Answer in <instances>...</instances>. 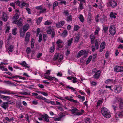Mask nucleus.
I'll list each match as a JSON object with an SVG mask.
<instances>
[{
    "mask_svg": "<svg viewBox=\"0 0 123 123\" xmlns=\"http://www.w3.org/2000/svg\"><path fill=\"white\" fill-rule=\"evenodd\" d=\"M101 112L102 115L105 117L108 118L111 117V115L110 111L105 107H102Z\"/></svg>",
    "mask_w": 123,
    "mask_h": 123,
    "instance_id": "f257e3e1",
    "label": "nucleus"
},
{
    "mask_svg": "<svg viewBox=\"0 0 123 123\" xmlns=\"http://www.w3.org/2000/svg\"><path fill=\"white\" fill-rule=\"evenodd\" d=\"M69 111L72 113L77 112L75 114L78 116L82 115L84 111V110H81L80 111H79L77 109L73 107H72L71 109Z\"/></svg>",
    "mask_w": 123,
    "mask_h": 123,
    "instance_id": "f03ea898",
    "label": "nucleus"
},
{
    "mask_svg": "<svg viewBox=\"0 0 123 123\" xmlns=\"http://www.w3.org/2000/svg\"><path fill=\"white\" fill-rule=\"evenodd\" d=\"M109 31L111 34L112 35H114L116 33V28L114 25H110L109 28Z\"/></svg>",
    "mask_w": 123,
    "mask_h": 123,
    "instance_id": "7ed1b4c3",
    "label": "nucleus"
},
{
    "mask_svg": "<svg viewBox=\"0 0 123 123\" xmlns=\"http://www.w3.org/2000/svg\"><path fill=\"white\" fill-rule=\"evenodd\" d=\"M35 8L37 10H40L39 12L40 14L45 12H46V9L43 8V6L42 5L36 6Z\"/></svg>",
    "mask_w": 123,
    "mask_h": 123,
    "instance_id": "20e7f679",
    "label": "nucleus"
},
{
    "mask_svg": "<svg viewBox=\"0 0 123 123\" xmlns=\"http://www.w3.org/2000/svg\"><path fill=\"white\" fill-rule=\"evenodd\" d=\"M114 71L116 72H123V67L120 66H116L114 68Z\"/></svg>",
    "mask_w": 123,
    "mask_h": 123,
    "instance_id": "39448f33",
    "label": "nucleus"
},
{
    "mask_svg": "<svg viewBox=\"0 0 123 123\" xmlns=\"http://www.w3.org/2000/svg\"><path fill=\"white\" fill-rule=\"evenodd\" d=\"M122 88L119 86H115L114 88V92L117 94L120 93L122 90Z\"/></svg>",
    "mask_w": 123,
    "mask_h": 123,
    "instance_id": "423d86ee",
    "label": "nucleus"
},
{
    "mask_svg": "<svg viewBox=\"0 0 123 123\" xmlns=\"http://www.w3.org/2000/svg\"><path fill=\"white\" fill-rule=\"evenodd\" d=\"M22 22V20L21 18H20L19 20L13 21L12 22L13 24H17L18 26L20 27H21L23 25Z\"/></svg>",
    "mask_w": 123,
    "mask_h": 123,
    "instance_id": "0eeeda50",
    "label": "nucleus"
},
{
    "mask_svg": "<svg viewBox=\"0 0 123 123\" xmlns=\"http://www.w3.org/2000/svg\"><path fill=\"white\" fill-rule=\"evenodd\" d=\"M101 73L100 71L99 70L97 71L93 76L94 78L96 79H98L100 77Z\"/></svg>",
    "mask_w": 123,
    "mask_h": 123,
    "instance_id": "6e6552de",
    "label": "nucleus"
},
{
    "mask_svg": "<svg viewBox=\"0 0 123 123\" xmlns=\"http://www.w3.org/2000/svg\"><path fill=\"white\" fill-rule=\"evenodd\" d=\"M1 107L4 109L6 110L8 107V102H4L1 105Z\"/></svg>",
    "mask_w": 123,
    "mask_h": 123,
    "instance_id": "1a4fd4ad",
    "label": "nucleus"
},
{
    "mask_svg": "<svg viewBox=\"0 0 123 123\" xmlns=\"http://www.w3.org/2000/svg\"><path fill=\"white\" fill-rule=\"evenodd\" d=\"M45 79L51 80H55L56 81H58V79L55 77H51L50 76H45Z\"/></svg>",
    "mask_w": 123,
    "mask_h": 123,
    "instance_id": "9d476101",
    "label": "nucleus"
},
{
    "mask_svg": "<svg viewBox=\"0 0 123 123\" xmlns=\"http://www.w3.org/2000/svg\"><path fill=\"white\" fill-rule=\"evenodd\" d=\"M106 45L105 43V42H103L101 43L100 48L99 51L101 52L105 49Z\"/></svg>",
    "mask_w": 123,
    "mask_h": 123,
    "instance_id": "9b49d317",
    "label": "nucleus"
},
{
    "mask_svg": "<svg viewBox=\"0 0 123 123\" xmlns=\"http://www.w3.org/2000/svg\"><path fill=\"white\" fill-rule=\"evenodd\" d=\"M86 52V51L84 50H82L80 51L77 55V57L78 58H79L81 55L85 54Z\"/></svg>",
    "mask_w": 123,
    "mask_h": 123,
    "instance_id": "f8f14e48",
    "label": "nucleus"
},
{
    "mask_svg": "<svg viewBox=\"0 0 123 123\" xmlns=\"http://www.w3.org/2000/svg\"><path fill=\"white\" fill-rule=\"evenodd\" d=\"M41 117L42 118H44V120L48 122L49 121V120L48 118L49 117L47 114H44L43 115H42Z\"/></svg>",
    "mask_w": 123,
    "mask_h": 123,
    "instance_id": "ddd939ff",
    "label": "nucleus"
},
{
    "mask_svg": "<svg viewBox=\"0 0 123 123\" xmlns=\"http://www.w3.org/2000/svg\"><path fill=\"white\" fill-rule=\"evenodd\" d=\"M109 3L110 5L113 7L116 6L117 5L116 1L115 0H112Z\"/></svg>",
    "mask_w": 123,
    "mask_h": 123,
    "instance_id": "4468645a",
    "label": "nucleus"
},
{
    "mask_svg": "<svg viewBox=\"0 0 123 123\" xmlns=\"http://www.w3.org/2000/svg\"><path fill=\"white\" fill-rule=\"evenodd\" d=\"M117 15V13H116L114 12H111L110 15V17L111 18H115L116 17Z\"/></svg>",
    "mask_w": 123,
    "mask_h": 123,
    "instance_id": "2eb2a0df",
    "label": "nucleus"
},
{
    "mask_svg": "<svg viewBox=\"0 0 123 123\" xmlns=\"http://www.w3.org/2000/svg\"><path fill=\"white\" fill-rule=\"evenodd\" d=\"M1 93L2 94L8 95L13 93H11V91L8 90H4L2 91Z\"/></svg>",
    "mask_w": 123,
    "mask_h": 123,
    "instance_id": "dca6fc26",
    "label": "nucleus"
},
{
    "mask_svg": "<svg viewBox=\"0 0 123 123\" xmlns=\"http://www.w3.org/2000/svg\"><path fill=\"white\" fill-rule=\"evenodd\" d=\"M64 98L67 100L73 102L75 103H77L78 102L77 100H75L69 98L68 96H66Z\"/></svg>",
    "mask_w": 123,
    "mask_h": 123,
    "instance_id": "f3484780",
    "label": "nucleus"
},
{
    "mask_svg": "<svg viewBox=\"0 0 123 123\" xmlns=\"http://www.w3.org/2000/svg\"><path fill=\"white\" fill-rule=\"evenodd\" d=\"M65 23V21H62L56 24V26L57 27L59 28L62 26Z\"/></svg>",
    "mask_w": 123,
    "mask_h": 123,
    "instance_id": "a211bd4d",
    "label": "nucleus"
},
{
    "mask_svg": "<svg viewBox=\"0 0 123 123\" xmlns=\"http://www.w3.org/2000/svg\"><path fill=\"white\" fill-rule=\"evenodd\" d=\"M29 6V5L28 3L25 1L21 3L20 6V7L21 8H23L24 6L27 7Z\"/></svg>",
    "mask_w": 123,
    "mask_h": 123,
    "instance_id": "6ab92c4d",
    "label": "nucleus"
},
{
    "mask_svg": "<svg viewBox=\"0 0 123 123\" xmlns=\"http://www.w3.org/2000/svg\"><path fill=\"white\" fill-rule=\"evenodd\" d=\"M20 64L25 68H29L30 67L29 66H28V64L26 63V62L25 61H24L21 63H20Z\"/></svg>",
    "mask_w": 123,
    "mask_h": 123,
    "instance_id": "aec40b11",
    "label": "nucleus"
},
{
    "mask_svg": "<svg viewBox=\"0 0 123 123\" xmlns=\"http://www.w3.org/2000/svg\"><path fill=\"white\" fill-rule=\"evenodd\" d=\"M3 15L2 20L4 21H6L7 20V14L5 12H3Z\"/></svg>",
    "mask_w": 123,
    "mask_h": 123,
    "instance_id": "412c9836",
    "label": "nucleus"
},
{
    "mask_svg": "<svg viewBox=\"0 0 123 123\" xmlns=\"http://www.w3.org/2000/svg\"><path fill=\"white\" fill-rule=\"evenodd\" d=\"M95 28L96 29L94 32V35H97L100 31V28L98 26H96Z\"/></svg>",
    "mask_w": 123,
    "mask_h": 123,
    "instance_id": "4be33fe9",
    "label": "nucleus"
},
{
    "mask_svg": "<svg viewBox=\"0 0 123 123\" xmlns=\"http://www.w3.org/2000/svg\"><path fill=\"white\" fill-rule=\"evenodd\" d=\"M52 31L51 27L49 26L48 28L46 30V32L48 34H51Z\"/></svg>",
    "mask_w": 123,
    "mask_h": 123,
    "instance_id": "5701e85b",
    "label": "nucleus"
},
{
    "mask_svg": "<svg viewBox=\"0 0 123 123\" xmlns=\"http://www.w3.org/2000/svg\"><path fill=\"white\" fill-rule=\"evenodd\" d=\"M29 25L28 24H26L24 25L23 27V31L26 32L28 29Z\"/></svg>",
    "mask_w": 123,
    "mask_h": 123,
    "instance_id": "b1692460",
    "label": "nucleus"
},
{
    "mask_svg": "<svg viewBox=\"0 0 123 123\" xmlns=\"http://www.w3.org/2000/svg\"><path fill=\"white\" fill-rule=\"evenodd\" d=\"M116 116L117 117L118 116L119 117H123V112L117 113Z\"/></svg>",
    "mask_w": 123,
    "mask_h": 123,
    "instance_id": "393cba45",
    "label": "nucleus"
},
{
    "mask_svg": "<svg viewBox=\"0 0 123 123\" xmlns=\"http://www.w3.org/2000/svg\"><path fill=\"white\" fill-rule=\"evenodd\" d=\"M78 18L81 22L82 23H83L84 22V17L82 14H80Z\"/></svg>",
    "mask_w": 123,
    "mask_h": 123,
    "instance_id": "a878e982",
    "label": "nucleus"
},
{
    "mask_svg": "<svg viewBox=\"0 0 123 123\" xmlns=\"http://www.w3.org/2000/svg\"><path fill=\"white\" fill-rule=\"evenodd\" d=\"M19 16L18 13H16L15 14L14 16L13 17V21H15L19 18Z\"/></svg>",
    "mask_w": 123,
    "mask_h": 123,
    "instance_id": "bb28decb",
    "label": "nucleus"
},
{
    "mask_svg": "<svg viewBox=\"0 0 123 123\" xmlns=\"http://www.w3.org/2000/svg\"><path fill=\"white\" fill-rule=\"evenodd\" d=\"M113 81L111 79H107L106 80L105 82L106 84L111 83L113 82Z\"/></svg>",
    "mask_w": 123,
    "mask_h": 123,
    "instance_id": "cd10ccee",
    "label": "nucleus"
},
{
    "mask_svg": "<svg viewBox=\"0 0 123 123\" xmlns=\"http://www.w3.org/2000/svg\"><path fill=\"white\" fill-rule=\"evenodd\" d=\"M77 97L78 98L80 99L81 100V102H82L84 101L85 100V97L84 96H81L79 95H78Z\"/></svg>",
    "mask_w": 123,
    "mask_h": 123,
    "instance_id": "c85d7f7f",
    "label": "nucleus"
},
{
    "mask_svg": "<svg viewBox=\"0 0 123 123\" xmlns=\"http://www.w3.org/2000/svg\"><path fill=\"white\" fill-rule=\"evenodd\" d=\"M117 99L119 103H123V99L121 97H117Z\"/></svg>",
    "mask_w": 123,
    "mask_h": 123,
    "instance_id": "c756f323",
    "label": "nucleus"
},
{
    "mask_svg": "<svg viewBox=\"0 0 123 123\" xmlns=\"http://www.w3.org/2000/svg\"><path fill=\"white\" fill-rule=\"evenodd\" d=\"M67 35V31L66 30H64L61 34V36L63 37H66Z\"/></svg>",
    "mask_w": 123,
    "mask_h": 123,
    "instance_id": "7c9ffc66",
    "label": "nucleus"
},
{
    "mask_svg": "<svg viewBox=\"0 0 123 123\" xmlns=\"http://www.w3.org/2000/svg\"><path fill=\"white\" fill-rule=\"evenodd\" d=\"M25 32V31H23L22 29H21L20 31V33L21 36L22 37H24Z\"/></svg>",
    "mask_w": 123,
    "mask_h": 123,
    "instance_id": "2f4dec72",
    "label": "nucleus"
},
{
    "mask_svg": "<svg viewBox=\"0 0 123 123\" xmlns=\"http://www.w3.org/2000/svg\"><path fill=\"white\" fill-rule=\"evenodd\" d=\"M80 38L79 35H76L75 38V40L74 42L75 43H77L78 42Z\"/></svg>",
    "mask_w": 123,
    "mask_h": 123,
    "instance_id": "473e14b6",
    "label": "nucleus"
},
{
    "mask_svg": "<svg viewBox=\"0 0 123 123\" xmlns=\"http://www.w3.org/2000/svg\"><path fill=\"white\" fill-rule=\"evenodd\" d=\"M1 98L4 100H8L10 98L9 96L4 95H2Z\"/></svg>",
    "mask_w": 123,
    "mask_h": 123,
    "instance_id": "72a5a7b5",
    "label": "nucleus"
},
{
    "mask_svg": "<svg viewBox=\"0 0 123 123\" xmlns=\"http://www.w3.org/2000/svg\"><path fill=\"white\" fill-rule=\"evenodd\" d=\"M92 56L91 55L89 57H88L87 60L86 61V65H87L91 61L92 59Z\"/></svg>",
    "mask_w": 123,
    "mask_h": 123,
    "instance_id": "f704fd0d",
    "label": "nucleus"
},
{
    "mask_svg": "<svg viewBox=\"0 0 123 123\" xmlns=\"http://www.w3.org/2000/svg\"><path fill=\"white\" fill-rule=\"evenodd\" d=\"M72 79V81L73 83H75L77 82L78 81V79L75 77H73Z\"/></svg>",
    "mask_w": 123,
    "mask_h": 123,
    "instance_id": "c9c22d12",
    "label": "nucleus"
},
{
    "mask_svg": "<svg viewBox=\"0 0 123 123\" xmlns=\"http://www.w3.org/2000/svg\"><path fill=\"white\" fill-rule=\"evenodd\" d=\"M42 19L43 18L42 17H40L38 18L37 21V25H39L40 24L41 22Z\"/></svg>",
    "mask_w": 123,
    "mask_h": 123,
    "instance_id": "e433bc0d",
    "label": "nucleus"
},
{
    "mask_svg": "<svg viewBox=\"0 0 123 123\" xmlns=\"http://www.w3.org/2000/svg\"><path fill=\"white\" fill-rule=\"evenodd\" d=\"M66 86L67 88L70 89L72 92H74L76 91L75 89L72 87L68 85L67 86Z\"/></svg>",
    "mask_w": 123,
    "mask_h": 123,
    "instance_id": "4c0bfd02",
    "label": "nucleus"
},
{
    "mask_svg": "<svg viewBox=\"0 0 123 123\" xmlns=\"http://www.w3.org/2000/svg\"><path fill=\"white\" fill-rule=\"evenodd\" d=\"M18 93L20 94L21 95H30V92H18Z\"/></svg>",
    "mask_w": 123,
    "mask_h": 123,
    "instance_id": "58836bf2",
    "label": "nucleus"
},
{
    "mask_svg": "<svg viewBox=\"0 0 123 123\" xmlns=\"http://www.w3.org/2000/svg\"><path fill=\"white\" fill-rule=\"evenodd\" d=\"M103 101L102 100H99L97 102V107H98L99 106L101 105Z\"/></svg>",
    "mask_w": 123,
    "mask_h": 123,
    "instance_id": "ea45409f",
    "label": "nucleus"
},
{
    "mask_svg": "<svg viewBox=\"0 0 123 123\" xmlns=\"http://www.w3.org/2000/svg\"><path fill=\"white\" fill-rule=\"evenodd\" d=\"M31 48H33L34 45V41L33 38H32L31 40Z\"/></svg>",
    "mask_w": 123,
    "mask_h": 123,
    "instance_id": "a19ab883",
    "label": "nucleus"
},
{
    "mask_svg": "<svg viewBox=\"0 0 123 123\" xmlns=\"http://www.w3.org/2000/svg\"><path fill=\"white\" fill-rule=\"evenodd\" d=\"M55 49V46L53 45L49 49L50 52L51 53L53 52Z\"/></svg>",
    "mask_w": 123,
    "mask_h": 123,
    "instance_id": "79ce46f5",
    "label": "nucleus"
},
{
    "mask_svg": "<svg viewBox=\"0 0 123 123\" xmlns=\"http://www.w3.org/2000/svg\"><path fill=\"white\" fill-rule=\"evenodd\" d=\"M14 47V46L12 45H10L8 48V50L10 52L12 51V49Z\"/></svg>",
    "mask_w": 123,
    "mask_h": 123,
    "instance_id": "37998d69",
    "label": "nucleus"
},
{
    "mask_svg": "<svg viewBox=\"0 0 123 123\" xmlns=\"http://www.w3.org/2000/svg\"><path fill=\"white\" fill-rule=\"evenodd\" d=\"M63 15L65 16H66L69 15V13L68 11L65 10L63 12Z\"/></svg>",
    "mask_w": 123,
    "mask_h": 123,
    "instance_id": "c03bdc74",
    "label": "nucleus"
},
{
    "mask_svg": "<svg viewBox=\"0 0 123 123\" xmlns=\"http://www.w3.org/2000/svg\"><path fill=\"white\" fill-rule=\"evenodd\" d=\"M73 40V38H71L68 41V45L70 46L71 45V43Z\"/></svg>",
    "mask_w": 123,
    "mask_h": 123,
    "instance_id": "a18cd8bd",
    "label": "nucleus"
},
{
    "mask_svg": "<svg viewBox=\"0 0 123 123\" xmlns=\"http://www.w3.org/2000/svg\"><path fill=\"white\" fill-rule=\"evenodd\" d=\"M90 83L91 86H95L97 84V83L96 82L93 81H91Z\"/></svg>",
    "mask_w": 123,
    "mask_h": 123,
    "instance_id": "49530a36",
    "label": "nucleus"
},
{
    "mask_svg": "<svg viewBox=\"0 0 123 123\" xmlns=\"http://www.w3.org/2000/svg\"><path fill=\"white\" fill-rule=\"evenodd\" d=\"M95 45L96 47V48L97 49H98L99 48V45L98 44V42L97 40H96L95 41Z\"/></svg>",
    "mask_w": 123,
    "mask_h": 123,
    "instance_id": "de8ad7c7",
    "label": "nucleus"
},
{
    "mask_svg": "<svg viewBox=\"0 0 123 123\" xmlns=\"http://www.w3.org/2000/svg\"><path fill=\"white\" fill-rule=\"evenodd\" d=\"M67 20L68 22L71 21L72 20V17L71 15H70L67 17Z\"/></svg>",
    "mask_w": 123,
    "mask_h": 123,
    "instance_id": "09e8293b",
    "label": "nucleus"
},
{
    "mask_svg": "<svg viewBox=\"0 0 123 123\" xmlns=\"http://www.w3.org/2000/svg\"><path fill=\"white\" fill-rule=\"evenodd\" d=\"M32 103L33 105H37L38 104V102L37 100L35 99L32 101Z\"/></svg>",
    "mask_w": 123,
    "mask_h": 123,
    "instance_id": "8fccbe9b",
    "label": "nucleus"
},
{
    "mask_svg": "<svg viewBox=\"0 0 123 123\" xmlns=\"http://www.w3.org/2000/svg\"><path fill=\"white\" fill-rule=\"evenodd\" d=\"M17 28H15L12 30V33L13 34L15 35L17 33L16 30Z\"/></svg>",
    "mask_w": 123,
    "mask_h": 123,
    "instance_id": "3c124183",
    "label": "nucleus"
},
{
    "mask_svg": "<svg viewBox=\"0 0 123 123\" xmlns=\"http://www.w3.org/2000/svg\"><path fill=\"white\" fill-rule=\"evenodd\" d=\"M52 22L48 20L46 21L44 23V24L45 25H50L51 24Z\"/></svg>",
    "mask_w": 123,
    "mask_h": 123,
    "instance_id": "603ef678",
    "label": "nucleus"
},
{
    "mask_svg": "<svg viewBox=\"0 0 123 123\" xmlns=\"http://www.w3.org/2000/svg\"><path fill=\"white\" fill-rule=\"evenodd\" d=\"M79 9H80V10H82L83 9V5L82 2H80L79 4Z\"/></svg>",
    "mask_w": 123,
    "mask_h": 123,
    "instance_id": "864d4df0",
    "label": "nucleus"
},
{
    "mask_svg": "<svg viewBox=\"0 0 123 123\" xmlns=\"http://www.w3.org/2000/svg\"><path fill=\"white\" fill-rule=\"evenodd\" d=\"M0 68L3 71H7V69L4 66H0Z\"/></svg>",
    "mask_w": 123,
    "mask_h": 123,
    "instance_id": "5fc2aeb1",
    "label": "nucleus"
},
{
    "mask_svg": "<svg viewBox=\"0 0 123 123\" xmlns=\"http://www.w3.org/2000/svg\"><path fill=\"white\" fill-rule=\"evenodd\" d=\"M42 36L41 34H39V40L38 42H40L42 41Z\"/></svg>",
    "mask_w": 123,
    "mask_h": 123,
    "instance_id": "6e6d98bb",
    "label": "nucleus"
},
{
    "mask_svg": "<svg viewBox=\"0 0 123 123\" xmlns=\"http://www.w3.org/2000/svg\"><path fill=\"white\" fill-rule=\"evenodd\" d=\"M63 116H61L60 117L57 118H55L54 120L56 121H59L61 120V118Z\"/></svg>",
    "mask_w": 123,
    "mask_h": 123,
    "instance_id": "4d7b16f0",
    "label": "nucleus"
},
{
    "mask_svg": "<svg viewBox=\"0 0 123 123\" xmlns=\"http://www.w3.org/2000/svg\"><path fill=\"white\" fill-rule=\"evenodd\" d=\"M31 49L29 47H27V48L26 50V52L28 54H29L31 52Z\"/></svg>",
    "mask_w": 123,
    "mask_h": 123,
    "instance_id": "13d9d810",
    "label": "nucleus"
},
{
    "mask_svg": "<svg viewBox=\"0 0 123 123\" xmlns=\"http://www.w3.org/2000/svg\"><path fill=\"white\" fill-rule=\"evenodd\" d=\"M79 28V27L78 25H75L74 27V30L75 31H77Z\"/></svg>",
    "mask_w": 123,
    "mask_h": 123,
    "instance_id": "bf43d9fd",
    "label": "nucleus"
},
{
    "mask_svg": "<svg viewBox=\"0 0 123 123\" xmlns=\"http://www.w3.org/2000/svg\"><path fill=\"white\" fill-rule=\"evenodd\" d=\"M36 98L38 99H42L43 100L44 97L42 96H41L39 95L37 96V97H36Z\"/></svg>",
    "mask_w": 123,
    "mask_h": 123,
    "instance_id": "052dcab7",
    "label": "nucleus"
},
{
    "mask_svg": "<svg viewBox=\"0 0 123 123\" xmlns=\"http://www.w3.org/2000/svg\"><path fill=\"white\" fill-rule=\"evenodd\" d=\"M117 41L118 42H120L121 43H123V40L122 38L120 37L118 38Z\"/></svg>",
    "mask_w": 123,
    "mask_h": 123,
    "instance_id": "680f3d73",
    "label": "nucleus"
},
{
    "mask_svg": "<svg viewBox=\"0 0 123 123\" xmlns=\"http://www.w3.org/2000/svg\"><path fill=\"white\" fill-rule=\"evenodd\" d=\"M85 122L86 123H90L91 120L89 118H87L85 120Z\"/></svg>",
    "mask_w": 123,
    "mask_h": 123,
    "instance_id": "e2e57ef3",
    "label": "nucleus"
},
{
    "mask_svg": "<svg viewBox=\"0 0 123 123\" xmlns=\"http://www.w3.org/2000/svg\"><path fill=\"white\" fill-rule=\"evenodd\" d=\"M51 71V70H47L46 71V73H45V74H46L47 75H50V72Z\"/></svg>",
    "mask_w": 123,
    "mask_h": 123,
    "instance_id": "0e129e2a",
    "label": "nucleus"
},
{
    "mask_svg": "<svg viewBox=\"0 0 123 123\" xmlns=\"http://www.w3.org/2000/svg\"><path fill=\"white\" fill-rule=\"evenodd\" d=\"M47 34H43V39L44 41H45L46 40L47 38Z\"/></svg>",
    "mask_w": 123,
    "mask_h": 123,
    "instance_id": "69168bd1",
    "label": "nucleus"
},
{
    "mask_svg": "<svg viewBox=\"0 0 123 123\" xmlns=\"http://www.w3.org/2000/svg\"><path fill=\"white\" fill-rule=\"evenodd\" d=\"M26 10L27 11V12L29 14H31V11L30 9L28 7H26Z\"/></svg>",
    "mask_w": 123,
    "mask_h": 123,
    "instance_id": "338daca9",
    "label": "nucleus"
},
{
    "mask_svg": "<svg viewBox=\"0 0 123 123\" xmlns=\"http://www.w3.org/2000/svg\"><path fill=\"white\" fill-rule=\"evenodd\" d=\"M90 38L91 40H94L95 38L93 34L91 35L90 36Z\"/></svg>",
    "mask_w": 123,
    "mask_h": 123,
    "instance_id": "774afa93",
    "label": "nucleus"
}]
</instances>
